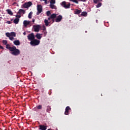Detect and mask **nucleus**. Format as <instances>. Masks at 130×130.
I'll list each match as a JSON object with an SVG mask.
<instances>
[{
    "instance_id": "f8f14e48",
    "label": "nucleus",
    "mask_w": 130,
    "mask_h": 130,
    "mask_svg": "<svg viewBox=\"0 0 130 130\" xmlns=\"http://www.w3.org/2000/svg\"><path fill=\"white\" fill-rule=\"evenodd\" d=\"M30 24V21H27V20H24L23 21V25L24 27H27L28 25Z\"/></svg>"
},
{
    "instance_id": "ddd939ff",
    "label": "nucleus",
    "mask_w": 130,
    "mask_h": 130,
    "mask_svg": "<svg viewBox=\"0 0 130 130\" xmlns=\"http://www.w3.org/2000/svg\"><path fill=\"white\" fill-rule=\"evenodd\" d=\"M50 111H51V107L50 106H47L46 107V112L50 113Z\"/></svg>"
},
{
    "instance_id": "cd10ccee",
    "label": "nucleus",
    "mask_w": 130,
    "mask_h": 130,
    "mask_svg": "<svg viewBox=\"0 0 130 130\" xmlns=\"http://www.w3.org/2000/svg\"><path fill=\"white\" fill-rule=\"evenodd\" d=\"M3 43L5 45H8V41L7 40H3Z\"/></svg>"
},
{
    "instance_id": "a878e982",
    "label": "nucleus",
    "mask_w": 130,
    "mask_h": 130,
    "mask_svg": "<svg viewBox=\"0 0 130 130\" xmlns=\"http://www.w3.org/2000/svg\"><path fill=\"white\" fill-rule=\"evenodd\" d=\"M37 109H42V105H39L37 107H36Z\"/></svg>"
},
{
    "instance_id": "412c9836",
    "label": "nucleus",
    "mask_w": 130,
    "mask_h": 130,
    "mask_svg": "<svg viewBox=\"0 0 130 130\" xmlns=\"http://www.w3.org/2000/svg\"><path fill=\"white\" fill-rule=\"evenodd\" d=\"M51 19H55L56 18V14H52L50 16Z\"/></svg>"
},
{
    "instance_id": "a211bd4d",
    "label": "nucleus",
    "mask_w": 130,
    "mask_h": 130,
    "mask_svg": "<svg viewBox=\"0 0 130 130\" xmlns=\"http://www.w3.org/2000/svg\"><path fill=\"white\" fill-rule=\"evenodd\" d=\"M6 11L7 12L8 14L10 15V16H13V12H12V11L10 10V9H7Z\"/></svg>"
},
{
    "instance_id": "de8ad7c7",
    "label": "nucleus",
    "mask_w": 130,
    "mask_h": 130,
    "mask_svg": "<svg viewBox=\"0 0 130 130\" xmlns=\"http://www.w3.org/2000/svg\"><path fill=\"white\" fill-rule=\"evenodd\" d=\"M11 21H13V19H11Z\"/></svg>"
},
{
    "instance_id": "7ed1b4c3",
    "label": "nucleus",
    "mask_w": 130,
    "mask_h": 130,
    "mask_svg": "<svg viewBox=\"0 0 130 130\" xmlns=\"http://www.w3.org/2000/svg\"><path fill=\"white\" fill-rule=\"evenodd\" d=\"M40 44V41L34 39L32 41H31L30 42V45H32V46H36L37 45H39Z\"/></svg>"
},
{
    "instance_id": "b1692460",
    "label": "nucleus",
    "mask_w": 130,
    "mask_h": 130,
    "mask_svg": "<svg viewBox=\"0 0 130 130\" xmlns=\"http://www.w3.org/2000/svg\"><path fill=\"white\" fill-rule=\"evenodd\" d=\"M6 35L7 37H9L10 38V36H12V34H11L10 32H6Z\"/></svg>"
},
{
    "instance_id": "f3484780",
    "label": "nucleus",
    "mask_w": 130,
    "mask_h": 130,
    "mask_svg": "<svg viewBox=\"0 0 130 130\" xmlns=\"http://www.w3.org/2000/svg\"><path fill=\"white\" fill-rule=\"evenodd\" d=\"M13 43L15 45H16V46L20 45V41L15 40L13 42Z\"/></svg>"
},
{
    "instance_id": "bb28decb",
    "label": "nucleus",
    "mask_w": 130,
    "mask_h": 130,
    "mask_svg": "<svg viewBox=\"0 0 130 130\" xmlns=\"http://www.w3.org/2000/svg\"><path fill=\"white\" fill-rule=\"evenodd\" d=\"M26 4H27V6L29 8V7H31L32 6V2H28L27 3H26Z\"/></svg>"
},
{
    "instance_id": "4be33fe9",
    "label": "nucleus",
    "mask_w": 130,
    "mask_h": 130,
    "mask_svg": "<svg viewBox=\"0 0 130 130\" xmlns=\"http://www.w3.org/2000/svg\"><path fill=\"white\" fill-rule=\"evenodd\" d=\"M23 8H24V9H28V8H29L27 3H26L24 4H23Z\"/></svg>"
},
{
    "instance_id": "2eb2a0df",
    "label": "nucleus",
    "mask_w": 130,
    "mask_h": 130,
    "mask_svg": "<svg viewBox=\"0 0 130 130\" xmlns=\"http://www.w3.org/2000/svg\"><path fill=\"white\" fill-rule=\"evenodd\" d=\"M41 35H42V34H37L36 35V37L38 39L40 40L42 38Z\"/></svg>"
},
{
    "instance_id": "f704fd0d",
    "label": "nucleus",
    "mask_w": 130,
    "mask_h": 130,
    "mask_svg": "<svg viewBox=\"0 0 130 130\" xmlns=\"http://www.w3.org/2000/svg\"><path fill=\"white\" fill-rule=\"evenodd\" d=\"M45 36H46V34H47V31H46V30H44L43 31Z\"/></svg>"
},
{
    "instance_id": "4468645a",
    "label": "nucleus",
    "mask_w": 130,
    "mask_h": 130,
    "mask_svg": "<svg viewBox=\"0 0 130 130\" xmlns=\"http://www.w3.org/2000/svg\"><path fill=\"white\" fill-rule=\"evenodd\" d=\"M6 48L7 49H9L10 51H11L12 49H13V47H11L10 44L6 45Z\"/></svg>"
},
{
    "instance_id": "423d86ee",
    "label": "nucleus",
    "mask_w": 130,
    "mask_h": 130,
    "mask_svg": "<svg viewBox=\"0 0 130 130\" xmlns=\"http://www.w3.org/2000/svg\"><path fill=\"white\" fill-rule=\"evenodd\" d=\"M37 15H39L42 12V6L40 5H38L37 6Z\"/></svg>"
},
{
    "instance_id": "6e6552de",
    "label": "nucleus",
    "mask_w": 130,
    "mask_h": 130,
    "mask_svg": "<svg viewBox=\"0 0 130 130\" xmlns=\"http://www.w3.org/2000/svg\"><path fill=\"white\" fill-rule=\"evenodd\" d=\"M39 126V129H40V130H46V129H47V126H44V125H40Z\"/></svg>"
},
{
    "instance_id": "4c0bfd02",
    "label": "nucleus",
    "mask_w": 130,
    "mask_h": 130,
    "mask_svg": "<svg viewBox=\"0 0 130 130\" xmlns=\"http://www.w3.org/2000/svg\"><path fill=\"white\" fill-rule=\"evenodd\" d=\"M9 39L10 40H14V37L10 36Z\"/></svg>"
},
{
    "instance_id": "f257e3e1",
    "label": "nucleus",
    "mask_w": 130,
    "mask_h": 130,
    "mask_svg": "<svg viewBox=\"0 0 130 130\" xmlns=\"http://www.w3.org/2000/svg\"><path fill=\"white\" fill-rule=\"evenodd\" d=\"M11 54L12 55H15V56H17L19 55L21 53V51L18 49H17L16 46H13L12 49H11Z\"/></svg>"
},
{
    "instance_id": "72a5a7b5",
    "label": "nucleus",
    "mask_w": 130,
    "mask_h": 130,
    "mask_svg": "<svg viewBox=\"0 0 130 130\" xmlns=\"http://www.w3.org/2000/svg\"><path fill=\"white\" fill-rule=\"evenodd\" d=\"M46 14H47V16H50V14H51V13H50V12L49 11H48L46 12Z\"/></svg>"
},
{
    "instance_id": "473e14b6",
    "label": "nucleus",
    "mask_w": 130,
    "mask_h": 130,
    "mask_svg": "<svg viewBox=\"0 0 130 130\" xmlns=\"http://www.w3.org/2000/svg\"><path fill=\"white\" fill-rule=\"evenodd\" d=\"M101 1L102 0H93V2L94 3V4H98L99 2H101Z\"/></svg>"
},
{
    "instance_id": "8fccbe9b",
    "label": "nucleus",
    "mask_w": 130,
    "mask_h": 130,
    "mask_svg": "<svg viewBox=\"0 0 130 130\" xmlns=\"http://www.w3.org/2000/svg\"><path fill=\"white\" fill-rule=\"evenodd\" d=\"M44 2L45 1H46V0H43Z\"/></svg>"
},
{
    "instance_id": "1a4fd4ad",
    "label": "nucleus",
    "mask_w": 130,
    "mask_h": 130,
    "mask_svg": "<svg viewBox=\"0 0 130 130\" xmlns=\"http://www.w3.org/2000/svg\"><path fill=\"white\" fill-rule=\"evenodd\" d=\"M62 19V16L61 15H59L55 19V22L56 23H58V22H60L61 19Z\"/></svg>"
},
{
    "instance_id": "0eeeda50",
    "label": "nucleus",
    "mask_w": 130,
    "mask_h": 130,
    "mask_svg": "<svg viewBox=\"0 0 130 130\" xmlns=\"http://www.w3.org/2000/svg\"><path fill=\"white\" fill-rule=\"evenodd\" d=\"M71 110V109L70 107V106H67L66 108V109H65V112H64L65 115H69V114H70V112L69 111Z\"/></svg>"
},
{
    "instance_id": "09e8293b",
    "label": "nucleus",
    "mask_w": 130,
    "mask_h": 130,
    "mask_svg": "<svg viewBox=\"0 0 130 130\" xmlns=\"http://www.w3.org/2000/svg\"><path fill=\"white\" fill-rule=\"evenodd\" d=\"M48 130H51V129H48Z\"/></svg>"
},
{
    "instance_id": "58836bf2",
    "label": "nucleus",
    "mask_w": 130,
    "mask_h": 130,
    "mask_svg": "<svg viewBox=\"0 0 130 130\" xmlns=\"http://www.w3.org/2000/svg\"><path fill=\"white\" fill-rule=\"evenodd\" d=\"M6 23L7 24H12V22H11L10 21H7Z\"/></svg>"
},
{
    "instance_id": "37998d69",
    "label": "nucleus",
    "mask_w": 130,
    "mask_h": 130,
    "mask_svg": "<svg viewBox=\"0 0 130 130\" xmlns=\"http://www.w3.org/2000/svg\"><path fill=\"white\" fill-rule=\"evenodd\" d=\"M86 0H80V2H86Z\"/></svg>"
},
{
    "instance_id": "c03bdc74",
    "label": "nucleus",
    "mask_w": 130,
    "mask_h": 130,
    "mask_svg": "<svg viewBox=\"0 0 130 130\" xmlns=\"http://www.w3.org/2000/svg\"><path fill=\"white\" fill-rule=\"evenodd\" d=\"M52 22H53V23H54V19H52Z\"/></svg>"
},
{
    "instance_id": "393cba45",
    "label": "nucleus",
    "mask_w": 130,
    "mask_h": 130,
    "mask_svg": "<svg viewBox=\"0 0 130 130\" xmlns=\"http://www.w3.org/2000/svg\"><path fill=\"white\" fill-rule=\"evenodd\" d=\"M33 14V12H30L29 14H28V18L29 19H31L32 18V15Z\"/></svg>"
},
{
    "instance_id": "20e7f679",
    "label": "nucleus",
    "mask_w": 130,
    "mask_h": 130,
    "mask_svg": "<svg viewBox=\"0 0 130 130\" xmlns=\"http://www.w3.org/2000/svg\"><path fill=\"white\" fill-rule=\"evenodd\" d=\"M33 28L34 29L35 32H38L40 30V28H41V26L40 25H34Z\"/></svg>"
},
{
    "instance_id": "dca6fc26",
    "label": "nucleus",
    "mask_w": 130,
    "mask_h": 130,
    "mask_svg": "<svg viewBox=\"0 0 130 130\" xmlns=\"http://www.w3.org/2000/svg\"><path fill=\"white\" fill-rule=\"evenodd\" d=\"M17 14H19V15H21V14H25V10L23 9H19Z\"/></svg>"
},
{
    "instance_id": "2f4dec72",
    "label": "nucleus",
    "mask_w": 130,
    "mask_h": 130,
    "mask_svg": "<svg viewBox=\"0 0 130 130\" xmlns=\"http://www.w3.org/2000/svg\"><path fill=\"white\" fill-rule=\"evenodd\" d=\"M10 34H11V36H14V37H16V33L14 32H10Z\"/></svg>"
},
{
    "instance_id": "6ab92c4d",
    "label": "nucleus",
    "mask_w": 130,
    "mask_h": 130,
    "mask_svg": "<svg viewBox=\"0 0 130 130\" xmlns=\"http://www.w3.org/2000/svg\"><path fill=\"white\" fill-rule=\"evenodd\" d=\"M19 21H20V19L19 18H15L14 20L13 23H14V24H18Z\"/></svg>"
},
{
    "instance_id": "c756f323",
    "label": "nucleus",
    "mask_w": 130,
    "mask_h": 130,
    "mask_svg": "<svg viewBox=\"0 0 130 130\" xmlns=\"http://www.w3.org/2000/svg\"><path fill=\"white\" fill-rule=\"evenodd\" d=\"M50 3V5H54V4H55V1L51 0Z\"/></svg>"
},
{
    "instance_id": "9b49d317",
    "label": "nucleus",
    "mask_w": 130,
    "mask_h": 130,
    "mask_svg": "<svg viewBox=\"0 0 130 130\" xmlns=\"http://www.w3.org/2000/svg\"><path fill=\"white\" fill-rule=\"evenodd\" d=\"M87 12L83 11L81 13L80 15H79V17H87Z\"/></svg>"
},
{
    "instance_id": "c85d7f7f",
    "label": "nucleus",
    "mask_w": 130,
    "mask_h": 130,
    "mask_svg": "<svg viewBox=\"0 0 130 130\" xmlns=\"http://www.w3.org/2000/svg\"><path fill=\"white\" fill-rule=\"evenodd\" d=\"M70 2H73V3H75V4H79V2L77 0H70Z\"/></svg>"
},
{
    "instance_id": "49530a36",
    "label": "nucleus",
    "mask_w": 130,
    "mask_h": 130,
    "mask_svg": "<svg viewBox=\"0 0 130 130\" xmlns=\"http://www.w3.org/2000/svg\"><path fill=\"white\" fill-rule=\"evenodd\" d=\"M23 35H26V32H23Z\"/></svg>"
},
{
    "instance_id": "aec40b11",
    "label": "nucleus",
    "mask_w": 130,
    "mask_h": 130,
    "mask_svg": "<svg viewBox=\"0 0 130 130\" xmlns=\"http://www.w3.org/2000/svg\"><path fill=\"white\" fill-rule=\"evenodd\" d=\"M44 23H45V26H48V25H49V23H50V22H48V20L47 19H45L44 20Z\"/></svg>"
},
{
    "instance_id": "ea45409f",
    "label": "nucleus",
    "mask_w": 130,
    "mask_h": 130,
    "mask_svg": "<svg viewBox=\"0 0 130 130\" xmlns=\"http://www.w3.org/2000/svg\"><path fill=\"white\" fill-rule=\"evenodd\" d=\"M0 48L1 49H4V47L0 45Z\"/></svg>"
},
{
    "instance_id": "9d476101",
    "label": "nucleus",
    "mask_w": 130,
    "mask_h": 130,
    "mask_svg": "<svg viewBox=\"0 0 130 130\" xmlns=\"http://www.w3.org/2000/svg\"><path fill=\"white\" fill-rule=\"evenodd\" d=\"M81 13H82L81 10L76 9L75 11H74L75 15H80Z\"/></svg>"
},
{
    "instance_id": "c9c22d12",
    "label": "nucleus",
    "mask_w": 130,
    "mask_h": 130,
    "mask_svg": "<svg viewBox=\"0 0 130 130\" xmlns=\"http://www.w3.org/2000/svg\"><path fill=\"white\" fill-rule=\"evenodd\" d=\"M16 18H21V14H19V15H16Z\"/></svg>"
},
{
    "instance_id": "a18cd8bd",
    "label": "nucleus",
    "mask_w": 130,
    "mask_h": 130,
    "mask_svg": "<svg viewBox=\"0 0 130 130\" xmlns=\"http://www.w3.org/2000/svg\"><path fill=\"white\" fill-rule=\"evenodd\" d=\"M35 22V19H32V23H34Z\"/></svg>"
},
{
    "instance_id": "e433bc0d",
    "label": "nucleus",
    "mask_w": 130,
    "mask_h": 130,
    "mask_svg": "<svg viewBox=\"0 0 130 130\" xmlns=\"http://www.w3.org/2000/svg\"><path fill=\"white\" fill-rule=\"evenodd\" d=\"M43 28V31H46V27H45V26H44Z\"/></svg>"
},
{
    "instance_id": "5701e85b",
    "label": "nucleus",
    "mask_w": 130,
    "mask_h": 130,
    "mask_svg": "<svg viewBox=\"0 0 130 130\" xmlns=\"http://www.w3.org/2000/svg\"><path fill=\"white\" fill-rule=\"evenodd\" d=\"M50 8L51 9H55V8H56V6H55V5H54L53 4H50Z\"/></svg>"
},
{
    "instance_id": "7c9ffc66",
    "label": "nucleus",
    "mask_w": 130,
    "mask_h": 130,
    "mask_svg": "<svg viewBox=\"0 0 130 130\" xmlns=\"http://www.w3.org/2000/svg\"><path fill=\"white\" fill-rule=\"evenodd\" d=\"M102 6V3H99L97 5H96V8H100V7H101Z\"/></svg>"
},
{
    "instance_id": "79ce46f5",
    "label": "nucleus",
    "mask_w": 130,
    "mask_h": 130,
    "mask_svg": "<svg viewBox=\"0 0 130 130\" xmlns=\"http://www.w3.org/2000/svg\"><path fill=\"white\" fill-rule=\"evenodd\" d=\"M51 19V17H49L48 18V21H50V19Z\"/></svg>"
},
{
    "instance_id": "a19ab883",
    "label": "nucleus",
    "mask_w": 130,
    "mask_h": 130,
    "mask_svg": "<svg viewBox=\"0 0 130 130\" xmlns=\"http://www.w3.org/2000/svg\"><path fill=\"white\" fill-rule=\"evenodd\" d=\"M44 2H45V4L46 5H47V0H46V1H45Z\"/></svg>"
},
{
    "instance_id": "f03ea898",
    "label": "nucleus",
    "mask_w": 130,
    "mask_h": 130,
    "mask_svg": "<svg viewBox=\"0 0 130 130\" xmlns=\"http://www.w3.org/2000/svg\"><path fill=\"white\" fill-rule=\"evenodd\" d=\"M60 5L63 8H64V9H70V8H71V3L69 2L67 3L66 1L62 2Z\"/></svg>"
},
{
    "instance_id": "39448f33",
    "label": "nucleus",
    "mask_w": 130,
    "mask_h": 130,
    "mask_svg": "<svg viewBox=\"0 0 130 130\" xmlns=\"http://www.w3.org/2000/svg\"><path fill=\"white\" fill-rule=\"evenodd\" d=\"M27 39L28 40H31V41H32V40H34V39H35V36L34 35V34L33 33L29 34L27 36Z\"/></svg>"
}]
</instances>
